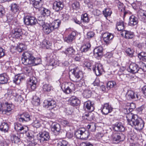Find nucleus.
<instances>
[{"instance_id":"27","label":"nucleus","mask_w":146,"mask_h":146,"mask_svg":"<svg viewBox=\"0 0 146 146\" xmlns=\"http://www.w3.org/2000/svg\"><path fill=\"white\" fill-rule=\"evenodd\" d=\"M10 139L12 142L18 144L21 141L20 137L18 134L11 135Z\"/></svg>"},{"instance_id":"24","label":"nucleus","mask_w":146,"mask_h":146,"mask_svg":"<svg viewBox=\"0 0 146 146\" xmlns=\"http://www.w3.org/2000/svg\"><path fill=\"white\" fill-rule=\"evenodd\" d=\"M44 103L47 104L48 107L49 108L51 109L54 108L56 106V102L53 100H45L44 102Z\"/></svg>"},{"instance_id":"58","label":"nucleus","mask_w":146,"mask_h":146,"mask_svg":"<svg viewBox=\"0 0 146 146\" xmlns=\"http://www.w3.org/2000/svg\"><path fill=\"white\" fill-rule=\"evenodd\" d=\"M72 7L73 9H76L79 8V4L78 2H75L73 3Z\"/></svg>"},{"instance_id":"9","label":"nucleus","mask_w":146,"mask_h":146,"mask_svg":"<svg viewBox=\"0 0 146 146\" xmlns=\"http://www.w3.org/2000/svg\"><path fill=\"white\" fill-rule=\"evenodd\" d=\"M25 23L27 25H34L37 23L36 19L34 17L30 16H27L24 18Z\"/></svg>"},{"instance_id":"53","label":"nucleus","mask_w":146,"mask_h":146,"mask_svg":"<svg viewBox=\"0 0 146 146\" xmlns=\"http://www.w3.org/2000/svg\"><path fill=\"white\" fill-rule=\"evenodd\" d=\"M126 52L127 55L130 57L133 56V51L129 48H128L126 50Z\"/></svg>"},{"instance_id":"7","label":"nucleus","mask_w":146,"mask_h":146,"mask_svg":"<svg viewBox=\"0 0 146 146\" xmlns=\"http://www.w3.org/2000/svg\"><path fill=\"white\" fill-rule=\"evenodd\" d=\"M112 140L115 143L123 141L125 138V135L121 133H113L111 135Z\"/></svg>"},{"instance_id":"56","label":"nucleus","mask_w":146,"mask_h":146,"mask_svg":"<svg viewBox=\"0 0 146 146\" xmlns=\"http://www.w3.org/2000/svg\"><path fill=\"white\" fill-rule=\"evenodd\" d=\"M84 66H85L88 69L91 70L92 68V64L89 62H85L84 64Z\"/></svg>"},{"instance_id":"14","label":"nucleus","mask_w":146,"mask_h":146,"mask_svg":"<svg viewBox=\"0 0 146 146\" xmlns=\"http://www.w3.org/2000/svg\"><path fill=\"white\" fill-rule=\"evenodd\" d=\"M23 35L22 30L21 29L16 28L12 31L11 35L14 38L21 39Z\"/></svg>"},{"instance_id":"10","label":"nucleus","mask_w":146,"mask_h":146,"mask_svg":"<svg viewBox=\"0 0 146 146\" xmlns=\"http://www.w3.org/2000/svg\"><path fill=\"white\" fill-rule=\"evenodd\" d=\"M37 83V80L35 77H31L27 82V87L29 88H31L32 90H33L36 88V84Z\"/></svg>"},{"instance_id":"30","label":"nucleus","mask_w":146,"mask_h":146,"mask_svg":"<svg viewBox=\"0 0 146 146\" xmlns=\"http://www.w3.org/2000/svg\"><path fill=\"white\" fill-rule=\"evenodd\" d=\"M61 23L59 19H56L54 20L52 23H50L53 30L55 29H57Z\"/></svg>"},{"instance_id":"21","label":"nucleus","mask_w":146,"mask_h":146,"mask_svg":"<svg viewBox=\"0 0 146 146\" xmlns=\"http://www.w3.org/2000/svg\"><path fill=\"white\" fill-rule=\"evenodd\" d=\"M70 104L73 106H78L80 103V101L78 98L75 96H72L69 99Z\"/></svg>"},{"instance_id":"55","label":"nucleus","mask_w":146,"mask_h":146,"mask_svg":"<svg viewBox=\"0 0 146 146\" xmlns=\"http://www.w3.org/2000/svg\"><path fill=\"white\" fill-rule=\"evenodd\" d=\"M29 142V144L27 145V146H35L37 144V142L36 141V140H34V139L33 140H31Z\"/></svg>"},{"instance_id":"34","label":"nucleus","mask_w":146,"mask_h":146,"mask_svg":"<svg viewBox=\"0 0 146 146\" xmlns=\"http://www.w3.org/2000/svg\"><path fill=\"white\" fill-rule=\"evenodd\" d=\"M124 27L125 26L123 21H120L117 23L116 27L118 31H122L124 29Z\"/></svg>"},{"instance_id":"38","label":"nucleus","mask_w":146,"mask_h":146,"mask_svg":"<svg viewBox=\"0 0 146 146\" xmlns=\"http://www.w3.org/2000/svg\"><path fill=\"white\" fill-rule=\"evenodd\" d=\"M32 103L34 105L38 106L40 104V100L38 97L36 96H34L33 97Z\"/></svg>"},{"instance_id":"8","label":"nucleus","mask_w":146,"mask_h":146,"mask_svg":"<svg viewBox=\"0 0 146 146\" xmlns=\"http://www.w3.org/2000/svg\"><path fill=\"white\" fill-rule=\"evenodd\" d=\"M126 98L128 100L134 99L135 100L139 99L140 96L137 94L135 93L131 90H128L125 96Z\"/></svg>"},{"instance_id":"41","label":"nucleus","mask_w":146,"mask_h":146,"mask_svg":"<svg viewBox=\"0 0 146 146\" xmlns=\"http://www.w3.org/2000/svg\"><path fill=\"white\" fill-rule=\"evenodd\" d=\"M23 79L24 78L20 76V75H17L15 76V78L13 80V82L14 83L19 84L21 80Z\"/></svg>"},{"instance_id":"42","label":"nucleus","mask_w":146,"mask_h":146,"mask_svg":"<svg viewBox=\"0 0 146 146\" xmlns=\"http://www.w3.org/2000/svg\"><path fill=\"white\" fill-rule=\"evenodd\" d=\"M73 81L76 82V85L77 87H78L82 86L84 84V81L81 78H80V80L79 81L77 80H74Z\"/></svg>"},{"instance_id":"2","label":"nucleus","mask_w":146,"mask_h":146,"mask_svg":"<svg viewBox=\"0 0 146 146\" xmlns=\"http://www.w3.org/2000/svg\"><path fill=\"white\" fill-rule=\"evenodd\" d=\"M22 56L23 57L21 58V62L23 64L26 65H36L40 64L41 62V58H36L30 51H27L24 52L22 54Z\"/></svg>"},{"instance_id":"6","label":"nucleus","mask_w":146,"mask_h":146,"mask_svg":"<svg viewBox=\"0 0 146 146\" xmlns=\"http://www.w3.org/2000/svg\"><path fill=\"white\" fill-rule=\"evenodd\" d=\"M2 105V109H0V112L3 114H5L7 115L10 114V112L12 110V105L8 104V103L3 104Z\"/></svg>"},{"instance_id":"43","label":"nucleus","mask_w":146,"mask_h":146,"mask_svg":"<svg viewBox=\"0 0 146 146\" xmlns=\"http://www.w3.org/2000/svg\"><path fill=\"white\" fill-rule=\"evenodd\" d=\"M81 20L84 23H88L89 21V19L88 17V14L85 13L81 15Z\"/></svg>"},{"instance_id":"64","label":"nucleus","mask_w":146,"mask_h":146,"mask_svg":"<svg viewBox=\"0 0 146 146\" xmlns=\"http://www.w3.org/2000/svg\"><path fill=\"white\" fill-rule=\"evenodd\" d=\"M15 90L10 89L8 90V93L9 95L11 94L13 96H15Z\"/></svg>"},{"instance_id":"17","label":"nucleus","mask_w":146,"mask_h":146,"mask_svg":"<svg viewBox=\"0 0 146 146\" xmlns=\"http://www.w3.org/2000/svg\"><path fill=\"white\" fill-rule=\"evenodd\" d=\"M40 139V140L41 143H42L44 141H47L50 139V137L47 131H44L39 133Z\"/></svg>"},{"instance_id":"18","label":"nucleus","mask_w":146,"mask_h":146,"mask_svg":"<svg viewBox=\"0 0 146 146\" xmlns=\"http://www.w3.org/2000/svg\"><path fill=\"white\" fill-rule=\"evenodd\" d=\"M51 130L55 135L58 134L60 131L61 128L60 125L56 123H53L51 127Z\"/></svg>"},{"instance_id":"60","label":"nucleus","mask_w":146,"mask_h":146,"mask_svg":"<svg viewBox=\"0 0 146 146\" xmlns=\"http://www.w3.org/2000/svg\"><path fill=\"white\" fill-rule=\"evenodd\" d=\"M82 55L80 54H77L75 57L74 58V60L76 61H80L81 59L82 58Z\"/></svg>"},{"instance_id":"44","label":"nucleus","mask_w":146,"mask_h":146,"mask_svg":"<svg viewBox=\"0 0 146 146\" xmlns=\"http://www.w3.org/2000/svg\"><path fill=\"white\" fill-rule=\"evenodd\" d=\"M52 88L50 84H46L43 86V89L44 91L49 92L51 90Z\"/></svg>"},{"instance_id":"22","label":"nucleus","mask_w":146,"mask_h":146,"mask_svg":"<svg viewBox=\"0 0 146 146\" xmlns=\"http://www.w3.org/2000/svg\"><path fill=\"white\" fill-rule=\"evenodd\" d=\"M84 108L85 109H87V110L90 111H93L94 109L93 104H92L91 101L89 100L84 102Z\"/></svg>"},{"instance_id":"29","label":"nucleus","mask_w":146,"mask_h":146,"mask_svg":"<svg viewBox=\"0 0 146 146\" xmlns=\"http://www.w3.org/2000/svg\"><path fill=\"white\" fill-rule=\"evenodd\" d=\"M9 77L6 74L3 73L0 74V83L5 84L7 82Z\"/></svg>"},{"instance_id":"51","label":"nucleus","mask_w":146,"mask_h":146,"mask_svg":"<svg viewBox=\"0 0 146 146\" xmlns=\"http://www.w3.org/2000/svg\"><path fill=\"white\" fill-rule=\"evenodd\" d=\"M25 46L23 44H20L17 47V49L18 52H21L25 49Z\"/></svg>"},{"instance_id":"3","label":"nucleus","mask_w":146,"mask_h":146,"mask_svg":"<svg viewBox=\"0 0 146 146\" xmlns=\"http://www.w3.org/2000/svg\"><path fill=\"white\" fill-rule=\"evenodd\" d=\"M75 135L78 139L86 140L88 139L90 134L89 131L85 128H82L76 131Z\"/></svg>"},{"instance_id":"57","label":"nucleus","mask_w":146,"mask_h":146,"mask_svg":"<svg viewBox=\"0 0 146 146\" xmlns=\"http://www.w3.org/2000/svg\"><path fill=\"white\" fill-rule=\"evenodd\" d=\"M138 15H140L141 17H143L146 15V11L143 10H140L138 12Z\"/></svg>"},{"instance_id":"20","label":"nucleus","mask_w":146,"mask_h":146,"mask_svg":"<svg viewBox=\"0 0 146 146\" xmlns=\"http://www.w3.org/2000/svg\"><path fill=\"white\" fill-rule=\"evenodd\" d=\"M103 48L100 46L95 48L94 50V55L96 57H101L103 55Z\"/></svg>"},{"instance_id":"47","label":"nucleus","mask_w":146,"mask_h":146,"mask_svg":"<svg viewBox=\"0 0 146 146\" xmlns=\"http://www.w3.org/2000/svg\"><path fill=\"white\" fill-rule=\"evenodd\" d=\"M41 13L42 15L44 16H48L50 15V12L49 10H43Z\"/></svg>"},{"instance_id":"4","label":"nucleus","mask_w":146,"mask_h":146,"mask_svg":"<svg viewBox=\"0 0 146 146\" xmlns=\"http://www.w3.org/2000/svg\"><path fill=\"white\" fill-rule=\"evenodd\" d=\"M128 71L133 74L138 73L139 74H143L144 71L141 68L139 67L135 63L131 64L128 68Z\"/></svg>"},{"instance_id":"36","label":"nucleus","mask_w":146,"mask_h":146,"mask_svg":"<svg viewBox=\"0 0 146 146\" xmlns=\"http://www.w3.org/2000/svg\"><path fill=\"white\" fill-rule=\"evenodd\" d=\"M91 47V45L90 43H86L83 45L81 48V50L82 52H85L89 50Z\"/></svg>"},{"instance_id":"46","label":"nucleus","mask_w":146,"mask_h":146,"mask_svg":"<svg viewBox=\"0 0 146 146\" xmlns=\"http://www.w3.org/2000/svg\"><path fill=\"white\" fill-rule=\"evenodd\" d=\"M87 128L92 131H94L96 129L95 124L93 123L88 125L87 126Z\"/></svg>"},{"instance_id":"35","label":"nucleus","mask_w":146,"mask_h":146,"mask_svg":"<svg viewBox=\"0 0 146 146\" xmlns=\"http://www.w3.org/2000/svg\"><path fill=\"white\" fill-rule=\"evenodd\" d=\"M137 56L140 60L146 61V52H141L138 54Z\"/></svg>"},{"instance_id":"26","label":"nucleus","mask_w":146,"mask_h":146,"mask_svg":"<svg viewBox=\"0 0 146 146\" xmlns=\"http://www.w3.org/2000/svg\"><path fill=\"white\" fill-rule=\"evenodd\" d=\"M30 5H32L35 9H39L42 5L40 2L41 0H29Z\"/></svg>"},{"instance_id":"48","label":"nucleus","mask_w":146,"mask_h":146,"mask_svg":"<svg viewBox=\"0 0 146 146\" xmlns=\"http://www.w3.org/2000/svg\"><path fill=\"white\" fill-rule=\"evenodd\" d=\"M68 142L65 140H63L59 142L57 144L56 146H68Z\"/></svg>"},{"instance_id":"19","label":"nucleus","mask_w":146,"mask_h":146,"mask_svg":"<svg viewBox=\"0 0 146 146\" xmlns=\"http://www.w3.org/2000/svg\"><path fill=\"white\" fill-rule=\"evenodd\" d=\"M113 130L116 131L122 132L124 131L125 128L121 123H117L113 125Z\"/></svg>"},{"instance_id":"63","label":"nucleus","mask_w":146,"mask_h":146,"mask_svg":"<svg viewBox=\"0 0 146 146\" xmlns=\"http://www.w3.org/2000/svg\"><path fill=\"white\" fill-rule=\"evenodd\" d=\"M94 35V33L92 31H90L88 32L87 33V37L88 38H91L93 37Z\"/></svg>"},{"instance_id":"13","label":"nucleus","mask_w":146,"mask_h":146,"mask_svg":"<svg viewBox=\"0 0 146 146\" xmlns=\"http://www.w3.org/2000/svg\"><path fill=\"white\" fill-rule=\"evenodd\" d=\"M14 129L17 131L21 132L23 133H25L28 130V128L27 126H23L21 124L18 123H15L14 124Z\"/></svg>"},{"instance_id":"40","label":"nucleus","mask_w":146,"mask_h":146,"mask_svg":"<svg viewBox=\"0 0 146 146\" xmlns=\"http://www.w3.org/2000/svg\"><path fill=\"white\" fill-rule=\"evenodd\" d=\"M82 72L81 71H77L74 70L73 71V74L75 77L74 80H76L80 78L81 76L82 75Z\"/></svg>"},{"instance_id":"23","label":"nucleus","mask_w":146,"mask_h":146,"mask_svg":"<svg viewBox=\"0 0 146 146\" xmlns=\"http://www.w3.org/2000/svg\"><path fill=\"white\" fill-rule=\"evenodd\" d=\"M43 30L45 34H48L51 32L53 30L50 24H46L43 25Z\"/></svg>"},{"instance_id":"25","label":"nucleus","mask_w":146,"mask_h":146,"mask_svg":"<svg viewBox=\"0 0 146 146\" xmlns=\"http://www.w3.org/2000/svg\"><path fill=\"white\" fill-rule=\"evenodd\" d=\"M138 23L137 18L133 15H131L129 18V24L131 26H134L136 25Z\"/></svg>"},{"instance_id":"54","label":"nucleus","mask_w":146,"mask_h":146,"mask_svg":"<svg viewBox=\"0 0 146 146\" xmlns=\"http://www.w3.org/2000/svg\"><path fill=\"white\" fill-rule=\"evenodd\" d=\"M31 68L30 67H26L24 68L23 70L24 72L27 76H29V74L30 73Z\"/></svg>"},{"instance_id":"33","label":"nucleus","mask_w":146,"mask_h":146,"mask_svg":"<svg viewBox=\"0 0 146 146\" xmlns=\"http://www.w3.org/2000/svg\"><path fill=\"white\" fill-rule=\"evenodd\" d=\"M125 37L127 39H131L134 37L133 33L130 31H124Z\"/></svg>"},{"instance_id":"11","label":"nucleus","mask_w":146,"mask_h":146,"mask_svg":"<svg viewBox=\"0 0 146 146\" xmlns=\"http://www.w3.org/2000/svg\"><path fill=\"white\" fill-rule=\"evenodd\" d=\"M92 69L97 76L100 75L104 71L102 65L100 63L96 64L93 65L92 67Z\"/></svg>"},{"instance_id":"37","label":"nucleus","mask_w":146,"mask_h":146,"mask_svg":"<svg viewBox=\"0 0 146 146\" xmlns=\"http://www.w3.org/2000/svg\"><path fill=\"white\" fill-rule=\"evenodd\" d=\"M9 128L8 124L6 123H2L0 125V129L2 131L7 132Z\"/></svg>"},{"instance_id":"45","label":"nucleus","mask_w":146,"mask_h":146,"mask_svg":"<svg viewBox=\"0 0 146 146\" xmlns=\"http://www.w3.org/2000/svg\"><path fill=\"white\" fill-rule=\"evenodd\" d=\"M9 7L11 9H19L20 8V5L15 3H11Z\"/></svg>"},{"instance_id":"16","label":"nucleus","mask_w":146,"mask_h":146,"mask_svg":"<svg viewBox=\"0 0 146 146\" xmlns=\"http://www.w3.org/2000/svg\"><path fill=\"white\" fill-rule=\"evenodd\" d=\"M103 38L104 42L107 44H108L110 43V40L113 38V36L111 33H106L103 35Z\"/></svg>"},{"instance_id":"62","label":"nucleus","mask_w":146,"mask_h":146,"mask_svg":"<svg viewBox=\"0 0 146 146\" xmlns=\"http://www.w3.org/2000/svg\"><path fill=\"white\" fill-rule=\"evenodd\" d=\"M7 21L9 23H10L12 24L13 23V17L11 15L10 17L9 16H8L7 17Z\"/></svg>"},{"instance_id":"32","label":"nucleus","mask_w":146,"mask_h":146,"mask_svg":"<svg viewBox=\"0 0 146 146\" xmlns=\"http://www.w3.org/2000/svg\"><path fill=\"white\" fill-rule=\"evenodd\" d=\"M64 5L60 1H55L53 3V9L58 8L59 9H62Z\"/></svg>"},{"instance_id":"39","label":"nucleus","mask_w":146,"mask_h":146,"mask_svg":"<svg viewBox=\"0 0 146 146\" xmlns=\"http://www.w3.org/2000/svg\"><path fill=\"white\" fill-rule=\"evenodd\" d=\"M83 95L84 98H89L91 95V92L88 89L85 90L83 92Z\"/></svg>"},{"instance_id":"52","label":"nucleus","mask_w":146,"mask_h":146,"mask_svg":"<svg viewBox=\"0 0 146 146\" xmlns=\"http://www.w3.org/2000/svg\"><path fill=\"white\" fill-rule=\"evenodd\" d=\"M103 13L105 17H107L111 15L112 12L110 10H104L103 11Z\"/></svg>"},{"instance_id":"50","label":"nucleus","mask_w":146,"mask_h":146,"mask_svg":"<svg viewBox=\"0 0 146 146\" xmlns=\"http://www.w3.org/2000/svg\"><path fill=\"white\" fill-rule=\"evenodd\" d=\"M115 82L113 81H110L107 83V88L110 89L113 88L115 85Z\"/></svg>"},{"instance_id":"12","label":"nucleus","mask_w":146,"mask_h":146,"mask_svg":"<svg viewBox=\"0 0 146 146\" xmlns=\"http://www.w3.org/2000/svg\"><path fill=\"white\" fill-rule=\"evenodd\" d=\"M32 116L28 113H24L19 115V120L20 122H26L32 120Z\"/></svg>"},{"instance_id":"1","label":"nucleus","mask_w":146,"mask_h":146,"mask_svg":"<svg viewBox=\"0 0 146 146\" xmlns=\"http://www.w3.org/2000/svg\"><path fill=\"white\" fill-rule=\"evenodd\" d=\"M127 123L131 126L134 127L137 130L142 129L144 126V122L139 118L137 115L129 113L126 115Z\"/></svg>"},{"instance_id":"49","label":"nucleus","mask_w":146,"mask_h":146,"mask_svg":"<svg viewBox=\"0 0 146 146\" xmlns=\"http://www.w3.org/2000/svg\"><path fill=\"white\" fill-rule=\"evenodd\" d=\"M50 64L53 66L55 65L58 66L59 65V62L58 60H55L53 58L50 61Z\"/></svg>"},{"instance_id":"31","label":"nucleus","mask_w":146,"mask_h":146,"mask_svg":"<svg viewBox=\"0 0 146 146\" xmlns=\"http://www.w3.org/2000/svg\"><path fill=\"white\" fill-rule=\"evenodd\" d=\"M76 33L75 32L73 31L70 33L66 38V41L69 43L71 42L75 38Z\"/></svg>"},{"instance_id":"28","label":"nucleus","mask_w":146,"mask_h":146,"mask_svg":"<svg viewBox=\"0 0 146 146\" xmlns=\"http://www.w3.org/2000/svg\"><path fill=\"white\" fill-rule=\"evenodd\" d=\"M76 51L72 47H69L65 50V53L69 56H72L75 54Z\"/></svg>"},{"instance_id":"15","label":"nucleus","mask_w":146,"mask_h":146,"mask_svg":"<svg viewBox=\"0 0 146 146\" xmlns=\"http://www.w3.org/2000/svg\"><path fill=\"white\" fill-rule=\"evenodd\" d=\"M112 108L108 103H106L104 104L102 108V113L105 115H106L110 113L112 111Z\"/></svg>"},{"instance_id":"59","label":"nucleus","mask_w":146,"mask_h":146,"mask_svg":"<svg viewBox=\"0 0 146 146\" xmlns=\"http://www.w3.org/2000/svg\"><path fill=\"white\" fill-rule=\"evenodd\" d=\"M33 125L34 127H35L36 128L39 127L41 126L39 122L37 120L35 121H34L33 123Z\"/></svg>"},{"instance_id":"5","label":"nucleus","mask_w":146,"mask_h":146,"mask_svg":"<svg viewBox=\"0 0 146 146\" xmlns=\"http://www.w3.org/2000/svg\"><path fill=\"white\" fill-rule=\"evenodd\" d=\"M61 88L64 92L66 94L71 92L73 91H74L75 89L74 84L71 83L63 84Z\"/></svg>"},{"instance_id":"61","label":"nucleus","mask_w":146,"mask_h":146,"mask_svg":"<svg viewBox=\"0 0 146 146\" xmlns=\"http://www.w3.org/2000/svg\"><path fill=\"white\" fill-rule=\"evenodd\" d=\"M26 135L27 136L30 140H32L34 139L33 135L31 133L29 132L26 133Z\"/></svg>"}]
</instances>
